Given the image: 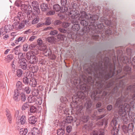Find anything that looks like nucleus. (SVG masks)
<instances>
[{
    "instance_id": "f257e3e1",
    "label": "nucleus",
    "mask_w": 135,
    "mask_h": 135,
    "mask_svg": "<svg viewBox=\"0 0 135 135\" xmlns=\"http://www.w3.org/2000/svg\"><path fill=\"white\" fill-rule=\"evenodd\" d=\"M97 63H94L88 68L87 71L89 74L93 75L89 76L86 79V84L80 86V89L85 93L91 91V97L95 101H101L105 96L110 94H115L117 97L122 94L121 96L116 100L115 106L120 109L119 114L132 113L131 108L135 104L133 99V94L131 98L128 93L133 92L128 89L129 86L124 88L127 80L125 75H121V67L115 71V62H111L110 59L104 57L103 59L101 56Z\"/></svg>"
},
{
    "instance_id": "f03ea898",
    "label": "nucleus",
    "mask_w": 135,
    "mask_h": 135,
    "mask_svg": "<svg viewBox=\"0 0 135 135\" xmlns=\"http://www.w3.org/2000/svg\"><path fill=\"white\" fill-rule=\"evenodd\" d=\"M103 11L104 17L100 19V22H96L99 18L98 15L99 10L98 7H95L91 10V13L87 14L84 11L80 13V18L78 22L84 27L82 29L83 35L85 36L84 41L88 42L90 38L95 40L99 41L102 38L103 40L108 39V36L114 33V27H115L116 20L113 18L110 11L106 8Z\"/></svg>"
},
{
    "instance_id": "7ed1b4c3",
    "label": "nucleus",
    "mask_w": 135,
    "mask_h": 135,
    "mask_svg": "<svg viewBox=\"0 0 135 135\" xmlns=\"http://www.w3.org/2000/svg\"><path fill=\"white\" fill-rule=\"evenodd\" d=\"M86 96V94L83 92L80 91L78 93V94H75L72 97L73 102L70 104V106L72 108L76 109L78 114L81 112L83 106L82 105H78V104L80 103H79L78 101L80 100L82 102L81 100L84 99Z\"/></svg>"
},
{
    "instance_id": "20e7f679",
    "label": "nucleus",
    "mask_w": 135,
    "mask_h": 135,
    "mask_svg": "<svg viewBox=\"0 0 135 135\" xmlns=\"http://www.w3.org/2000/svg\"><path fill=\"white\" fill-rule=\"evenodd\" d=\"M126 54L123 53L121 50H118L117 52V59H119L120 62L122 64L128 63L129 64H132L131 60V50L129 48H127Z\"/></svg>"
},
{
    "instance_id": "39448f33",
    "label": "nucleus",
    "mask_w": 135,
    "mask_h": 135,
    "mask_svg": "<svg viewBox=\"0 0 135 135\" xmlns=\"http://www.w3.org/2000/svg\"><path fill=\"white\" fill-rule=\"evenodd\" d=\"M86 103L84 105V107L86 108L87 111L88 112L89 114L93 119L95 118L96 114L95 113L91 114L92 105V102L90 98H87L85 99Z\"/></svg>"
},
{
    "instance_id": "423d86ee",
    "label": "nucleus",
    "mask_w": 135,
    "mask_h": 135,
    "mask_svg": "<svg viewBox=\"0 0 135 135\" xmlns=\"http://www.w3.org/2000/svg\"><path fill=\"white\" fill-rule=\"evenodd\" d=\"M26 58L29 60L30 63L33 64H36L38 62L37 57L34 55L32 51H29L26 53Z\"/></svg>"
},
{
    "instance_id": "0eeeda50",
    "label": "nucleus",
    "mask_w": 135,
    "mask_h": 135,
    "mask_svg": "<svg viewBox=\"0 0 135 135\" xmlns=\"http://www.w3.org/2000/svg\"><path fill=\"white\" fill-rule=\"evenodd\" d=\"M123 113L121 115L119 114L120 115L122 116L121 119L123 122L124 123H127L130 120L132 121L134 120V114L133 113H128V117L126 113Z\"/></svg>"
},
{
    "instance_id": "6e6552de",
    "label": "nucleus",
    "mask_w": 135,
    "mask_h": 135,
    "mask_svg": "<svg viewBox=\"0 0 135 135\" xmlns=\"http://www.w3.org/2000/svg\"><path fill=\"white\" fill-rule=\"evenodd\" d=\"M21 8L23 9L25 13H26L27 17L29 20L33 19L32 16L30 15L32 13V8L31 6L23 4L21 5Z\"/></svg>"
},
{
    "instance_id": "1a4fd4ad",
    "label": "nucleus",
    "mask_w": 135,
    "mask_h": 135,
    "mask_svg": "<svg viewBox=\"0 0 135 135\" xmlns=\"http://www.w3.org/2000/svg\"><path fill=\"white\" fill-rule=\"evenodd\" d=\"M117 118L114 117L113 118L112 121L111 123V125L113 127V129L111 131V133L113 135H115L117 134L119 131L118 128H117L116 127L117 124Z\"/></svg>"
},
{
    "instance_id": "9d476101",
    "label": "nucleus",
    "mask_w": 135,
    "mask_h": 135,
    "mask_svg": "<svg viewBox=\"0 0 135 135\" xmlns=\"http://www.w3.org/2000/svg\"><path fill=\"white\" fill-rule=\"evenodd\" d=\"M117 118L114 117L113 118L112 121L111 123V125L113 127V129L111 131V133L113 135H115L117 134L119 131L118 128H117L116 127L117 124Z\"/></svg>"
},
{
    "instance_id": "9b49d317",
    "label": "nucleus",
    "mask_w": 135,
    "mask_h": 135,
    "mask_svg": "<svg viewBox=\"0 0 135 135\" xmlns=\"http://www.w3.org/2000/svg\"><path fill=\"white\" fill-rule=\"evenodd\" d=\"M79 14V12L76 9H74L72 11H70L69 12L68 15L70 16L71 17V18L74 20L73 21V22L76 20H78L80 18V16L79 15V17H78V15Z\"/></svg>"
},
{
    "instance_id": "f8f14e48",
    "label": "nucleus",
    "mask_w": 135,
    "mask_h": 135,
    "mask_svg": "<svg viewBox=\"0 0 135 135\" xmlns=\"http://www.w3.org/2000/svg\"><path fill=\"white\" fill-rule=\"evenodd\" d=\"M68 37L70 39L73 40L75 38V40L76 41H83L85 38H86L84 35H83L80 36L78 38V37L77 36H75V34H74L73 32H70L68 33L67 35Z\"/></svg>"
},
{
    "instance_id": "ddd939ff",
    "label": "nucleus",
    "mask_w": 135,
    "mask_h": 135,
    "mask_svg": "<svg viewBox=\"0 0 135 135\" xmlns=\"http://www.w3.org/2000/svg\"><path fill=\"white\" fill-rule=\"evenodd\" d=\"M12 29V27L10 25H6L4 27H2L0 29L1 32H2V35L3 36L9 32Z\"/></svg>"
},
{
    "instance_id": "4468645a",
    "label": "nucleus",
    "mask_w": 135,
    "mask_h": 135,
    "mask_svg": "<svg viewBox=\"0 0 135 135\" xmlns=\"http://www.w3.org/2000/svg\"><path fill=\"white\" fill-rule=\"evenodd\" d=\"M32 6L33 9L34 10L35 14L38 15L40 13V9L38 2L36 1H33L32 3Z\"/></svg>"
},
{
    "instance_id": "2eb2a0df",
    "label": "nucleus",
    "mask_w": 135,
    "mask_h": 135,
    "mask_svg": "<svg viewBox=\"0 0 135 135\" xmlns=\"http://www.w3.org/2000/svg\"><path fill=\"white\" fill-rule=\"evenodd\" d=\"M33 74L32 72H27L26 74V76L24 77L23 78V83L26 85L28 84L29 83V80L30 79Z\"/></svg>"
},
{
    "instance_id": "dca6fc26",
    "label": "nucleus",
    "mask_w": 135,
    "mask_h": 135,
    "mask_svg": "<svg viewBox=\"0 0 135 135\" xmlns=\"http://www.w3.org/2000/svg\"><path fill=\"white\" fill-rule=\"evenodd\" d=\"M20 93L21 91L17 90H15L13 99L15 101L18 102L20 100Z\"/></svg>"
},
{
    "instance_id": "f3484780",
    "label": "nucleus",
    "mask_w": 135,
    "mask_h": 135,
    "mask_svg": "<svg viewBox=\"0 0 135 135\" xmlns=\"http://www.w3.org/2000/svg\"><path fill=\"white\" fill-rule=\"evenodd\" d=\"M134 125L132 123H129L128 124V127L124 125L123 127V131L125 133L128 132L129 130L132 131Z\"/></svg>"
},
{
    "instance_id": "a211bd4d",
    "label": "nucleus",
    "mask_w": 135,
    "mask_h": 135,
    "mask_svg": "<svg viewBox=\"0 0 135 135\" xmlns=\"http://www.w3.org/2000/svg\"><path fill=\"white\" fill-rule=\"evenodd\" d=\"M76 120H77V119L76 120L75 118L74 119L73 117L71 116H68L66 117L65 119V121H63L62 123H71L74 120V122H76Z\"/></svg>"
},
{
    "instance_id": "6ab92c4d",
    "label": "nucleus",
    "mask_w": 135,
    "mask_h": 135,
    "mask_svg": "<svg viewBox=\"0 0 135 135\" xmlns=\"http://www.w3.org/2000/svg\"><path fill=\"white\" fill-rule=\"evenodd\" d=\"M124 72L126 75L128 74L130 76L131 74V68L128 66H125L123 69Z\"/></svg>"
},
{
    "instance_id": "aec40b11",
    "label": "nucleus",
    "mask_w": 135,
    "mask_h": 135,
    "mask_svg": "<svg viewBox=\"0 0 135 135\" xmlns=\"http://www.w3.org/2000/svg\"><path fill=\"white\" fill-rule=\"evenodd\" d=\"M18 122L17 121V123L18 124H20L21 125L25 124L26 122V118L25 115H22L20 119L18 118Z\"/></svg>"
},
{
    "instance_id": "412c9836",
    "label": "nucleus",
    "mask_w": 135,
    "mask_h": 135,
    "mask_svg": "<svg viewBox=\"0 0 135 135\" xmlns=\"http://www.w3.org/2000/svg\"><path fill=\"white\" fill-rule=\"evenodd\" d=\"M53 8L54 11H51V15L54 14L55 12V11L58 12L60 11L61 10V8L57 4H56L54 5Z\"/></svg>"
},
{
    "instance_id": "4be33fe9",
    "label": "nucleus",
    "mask_w": 135,
    "mask_h": 135,
    "mask_svg": "<svg viewBox=\"0 0 135 135\" xmlns=\"http://www.w3.org/2000/svg\"><path fill=\"white\" fill-rule=\"evenodd\" d=\"M65 126V124L62 125V127L59 128L56 131L57 134V135H63L65 133V129L64 127Z\"/></svg>"
},
{
    "instance_id": "5701e85b",
    "label": "nucleus",
    "mask_w": 135,
    "mask_h": 135,
    "mask_svg": "<svg viewBox=\"0 0 135 135\" xmlns=\"http://www.w3.org/2000/svg\"><path fill=\"white\" fill-rule=\"evenodd\" d=\"M128 89L131 91L133 92V98L134 100V102H135V83L133 85H129Z\"/></svg>"
},
{
    "instance_id": "b1692460",
    "label": "nucleus",
    "mask_w": 135,
    "mask_h": 135,
    "mask_svg": "<svg viewBox=\"0 0 135 135\" xmlns=\"http://www.w3.org/2000/svg\"><path fill=\"white\" fill-rule=\"evenodd\" d=\"M73 24V25H72L71 28L73 31H78L80 28V26L79 24L78 23L74 24V21L72 22Z\"/></svg>"
},
{
    "instance_id": "393cba45",
    "label": "nucleus",
    "mask_w": 135,
    "mask_h": 135,
    "mask_svg": "<svg viewBox=\"0 0 135 135\" xmlns=\"http://www.w3.org/2000/svg\"><path fill=\"white\" fill-rule=\"evenodd\" d=\"M17 19L16 18H14V20L15 22L13 23L12 25V28H15L16 30H17L18 25L20 23L21 21L19 20H17Z\"/></svg>"
},
{
    "instance_id": "a878e982",
    "label": "nucleus",
    "mask_w": 135,
    "mask_h": 135,
    "mask_svg": "<svg viewBox=\"0 0 135 135\" xmlns=\"http://www.w3.org/2000/svg\"><path fill=\"white\" fill-rule=\"evenodd\" d=\"M29 122L31 124H34L37 121V118L35 116H32L29 118Z\"/></svg>"
},
{
    "instance_id": "bb28decb",
    "label": "nucleus",
    "mask_w": 135,
    "mask_h": 135,
    "mask_svg": "<svg viewBox=\"0 0 135 135\" xmlns=\"http://www.w3.org/2000/svg\"><path fill=\"white\" fill-rule=\"evenodd\" d=\"M41 9L42 11H49V8L48 7V5L45 3H43L41 5Z\"/></svg>"
},
{
    "instance_id": "cd10ccee",
    "label": "nucleus",
    "mask_w": 135,
    "mask_h": 135,
    "mask_svg": "<svg viewBox=\"0 0 135 135\" xmlns=\"http://www.w3.org/2000/svg\"><path fill=\"white\" fill-rule=\"evenodd\" d=\"M23 85L22 83L20 81H18L17 82L16 84V89L15 90H17L20 91L23 89Z\"/></svg>"
},
{
    "instance_id": "c85d7f7f",
    "label": "nucleus",
    "mask_w": 135,
    "mask_h": 135,
    "mask_svg": "<svg viewBox=\"0 0 135 135\" xmlns=\"http://www.w3.org/2000/svg\"><path fill=\"white\" fill-rule=\"evenodd\" d=\"M29 84L32 87H35L37 84L36 80V79L32 78V77L30 80Z\"/></svg>"
},
{
    "instance_id": "c756f323",
    "label": "nucleus",
    "mask_w": 135,
    "mask_h": 135,
    "mask_svg": "<svg viewBox=\"0 0 135 135\" xmlns=\"http://www.w3.org/2000/svg\"><path fill=\"white\" fill-rule=\"evenodd\" d=\"M26 37L25 36H20L17 38L15 40V43L16 44H18L20 42H23L26 40Z\"/></svg>"
},
{
    "instance_id": "7c9ffc66",
    "label": "nucleus",
    "mask_w": 135,
    "mask_h": 135,
    "mask_svg": "<svg viewBox=\"0 0 135 135\" xmlns=\"http://www.w3.org/2000/svg\"><path fill=\"white\" fill-rule=\"evenodd\" d=\"M6 115L9 123L11 124L12 123V116L10 111L8 109L6 110Z\"/></svg>"
},
{
    "instance_id": "2f4dec72",
    "label": "nucleus",
    "mask_w": 135,
    "mask_h": 135,
    "mask_svg": "<svg viewBox=\"0 0 135 135\" xmlns=\"http://www.w3.org/2000/svg\"><path fill=\"white\" fill-rule=\"evenodd\" d=\"M20 45L16 46L15 48L13 49V51L14 52L15 55H18L21 52L20 48Z\"/></svg>"
},
{
    "instance_id": "473e14b6",
    "label": "nucleus",
    "mask_w": 135,
    "mask_h": 135,
    "mask_svg": "<svg viewBox=\"0 0 135 135\" xmlns=\"http://www.w3.org/2000/svg\"><path fill=\"white\" fill-rule=\"evenodd\" d=\"M28 132L27 128H22L20 130L19 133L20 135H26Z\"/></svg>"
},
{
    "instance_id": "72a5a7b5",
    "label": "nucleus",
    "mask_w": 135,
    "mask_h": 135,
    "mask_svg": "<svg viewBox=\"0 0 135 135\" xmlns=\"http://www.w3.org/2000/svg\"><path fill=\"white\" fill-rule=\"evenodd\" d=\"M36 97L34 96L30 95L28 97L27 99L29 103H32L35 101Z\"/></svg>"
},
{
    "instance_id": "f704fd0d",
    "label": "nucleus",
    "mask_w": 135,
    "mask_h": 135,
    "mask_svg": "<svg viewBox=\"0 0 135 135\" xmlns=\"http://www.w3.org/2000/svg\"><path fill=\"white\" fill-rule=\"evenodd\" d=\"M14 18H16L17 19V20L21 21L23 18V15L21 12H19L17 14V16L15 17Z\"/></svg>"
},
{
    "instance_id": "c9c22d12",
    "label": "nucleus",
    "mask_w": 135,
    "mask_h": 135,
    "mask_svg": "<svg viewBox=\"0 0 135 135\" xmlns=\"http://www.w3.org/2000/svg\"><path fill=\"white\" fill-rule=\"evenodd\" d=\"M31 132L34 135H39V131L38 128L36 127L33 128Z\"/></svg>"
},
{
    "instance_id": "e433bc0d",
    "label": "nucleus",
    "mask_w": 135,
    "mask_h": 135,
    "mask_svg": "<svg viewBox=\"0 0 135 135\" xmlns=\"http://www.w3.org/2000/svg\"><path fill=\"white\" fill-rule=\"evenodd\" d=\"M64 106L63 104H60V105L57 108V111L60 113H63L64 109Z\"/></svg>"
},
{
    "instance_id": "4c0bfd02",
    "label": "nucleus",
    "mask_w": 135,
    "mask_h": 135,
    "mask_svg": "<svg viewBox=\"0 0 135 135\" xmlns=\"http://www.w3.org/2000/svg\"><path fill=\"white\" fill-rule=\"evenodd\" d=\"M89 119V117L88 116L84 115L82 116L80 119L82 122L84 123L86 122Z\"/></svg>"
},
{
    "instance_id": "58836bf2",
    "label": "nucleus",
    "mask_w": 135,
    "mask_h": 135,
    "mask_svg": "<svg viewBox=\"0 0 135 135\" xmlns=\"http://www.w3.org/2000/svg\"><path fill=\"white\" fill-rule=\"evenodd\" d=\"M65 35L63 34H59L57 36L56 38H57L58 40L63 41L65 38Z\"/></svg>"
},
{
    "instance_id": "ea45409f",
    "label": "nucleus",
    "mask_w": 135,
    "mask_h": 135,
    "mask_svg": "<svg viewBox=\"0 0 135 135\" xmlns=\"http://www.w3.org/2000/svg\"><path fill=\"white\" fill-rule=\"evenodd\" d=\"M36 99L35 102L37 105H40L42 103V99L41 98L39 97H36Z\"/></svg>"
},
{
    "instance_id": "a19ab883",
    "label": "nucleus",
    "mask_w": 135,
    "mask_h": 135,
    "mask_svg": "<svg viewBox=\"0 0 135 135\" xmlns=\"http://www.w3.org/2000/svg\"><path fill=\"white\" fill-rule=\"evenodd\" d=\"M37 108L34 106H32L30 107V112L31 113H34L37 112Z\"/></svg>"
},
{
    "instance_id": "79ce46f5",
    "label": "nucleus",
    "mask_w": 135,
    "mask_h": 135,
    "mask_svg": "<svg viewBox=\"0 0 135 135\" xmlns=\"http://www.w3.org/2000/svg\"><path fill=\"white\" fill-rule=\"evenodd\" d=\"M20 98L22 101L25 102L26 100L27 97L25 94L23 93H20Z\"/></svg>"
},
{
    "instance_id": "37998d69",
    "label": "nucleus",
    "mask_w": 135,
    "mask_h": 135,
    "mask_svg": "<svg viewBox=\"0 0 135 135\" xmlns=\"http://www.w3.org/2000/svg\"><path fill=\"white\" fill-rule=\"evenodd\" d=\"M20 67L23 70H25L27 69V65L26 63H23L22 62H20Z\"/></svg>"
},
{
    "instance_id": "c03bdc74",
    "label": "nucleus",
    "mask_w": 135,
    "mask_h": 135,
    "mask_svg": "<svg viewBox=\"0 0 135 135\" xmlns=\"http://www.w3.org/2000/svg\"><path fill=\"white\" fill-rule=\"evenodd\" d=\"M22 74L23 71L21 69H19L16 71V75L18 77H21L22 75Z\"/></svg>"
},
{
    "instance_id": "a18cd8bd",
    "label": "nucleus",
    "mask_w": 135,
    "mask_h": 135,
    "mask_svg": "<svg viewBox=\"0 0 135 135\" xmlns=\"http://www.w3.org/2000/svg\"><path fill=\"white\" fill-rule=\"evenodd\" d=\"M39 93V90L37 89L34 90L32 93L33 96L35 97H37L36 96L38 95Z\"/></svg>"
},
{
    "instance_id": "49530a36",
    "label": "nucleus",
    "mask_w": 135,
    "mask_h": 135,
    "mask_svg": "<svg viewBox=\"0 0 135 135\" xmlns=\"http://www.w3.org/2000/svg\"><path fill=\"white\" fill-rule=\"evenodd\" d=\"M25 25L22 23H19L17 30H22L25 27Z\"/></svg>"
},
{
    "instance_id": "de8ad7c7",
    "label": "nucleus",
    "mask_w": 135,
    "mask_h": 135,
    "mask_svg": "<svg viewBox=\"0 0 135 135\" xmlns=\"http://www.w3.org/2000/svg\"><path fill=\"white\" fill-rule=\"evenodd\" d=\"M29 106V104L27 103H26L22 106V110H24L28 108Z\"/></svg>"
},
{
    "instance_id": "09e8293b",
    "label": "nucleus",
    "mask_w": 135,
    "mask_h": 135,
    "mask_svg": "<svg viewBox=\"0 0 135 135\" xmlns=\"http://www.w3.org/2000/svg\"><path fill=\"white\" fill-rule=\"evenodd\" d=\"M60 12L59 13H57V15L59 17V18L61 19H63L64 17V12L62 11L61 12V11H60Z\"/></svg>"
},
{
    "instance_id": "8fccbe9b",
    "label": "nucleus",
    "mask_w": 135,
    "mask_h": 135,
    "mask_svg": "<svg viewBox=\"0 0 135 135\" xmlns=\"http://www.w3.org/2000/svg\"><path fill=\"white\" fill-rule=\"evenodd\" d=\"M45 25H49L51 24V18L50 17H48L46 18V21L44 23Z\"/></svg>"
},
{
    "instance_id": "3c124183",
    "label": "nucleus",
    "mask_w": 135,
    "mask_h": 135,
    "mask_svg": "<svg viewBox=\"0 0 135 135\" xmlns=\"http://www.w3.org/2000/svg\"><path fill=\"white\" fill-rule=\"evenodd\" d=\"M39 20V19L38 18H34L31 22V23L32 25H34L37 23Z\"/></svg>"
},
{
    "instance_id": "603ef678",
    "label": "nucleus",
    "mask_w": 135,
    "mask_h": 135,
    "mask_svg": "<svg viewBox=\"0 0 135 135\" xmlns=\"http://www.w3.org/2000/svg\"><path fill=\"white\" fill-rule=\"evenodd\" d=\"M26 53H22L20 52V54L18 56V58L20 60L21 58H24L26 55Z\"/></svg>"
},
{
    "instance_id": "864d4df0",
    "label": "nucleus",
    "mask_w": 135,
    "mask_h": 135,
    "mask_svg": "<svg viewBox=\"0 0 135 135\" xmlns=\"http://www.w3.org/2000/svg\"><path fill=\"white\" fill-rule=\"evenodd\" d=\"M60 100L61 102L62 103H66L68 100L67 98L65 97H62L60 98Z\"/></svg>"
},
{
    "instance_id": "5fc2aeb1",
    "label": "nucleus",
    "mask_w": 135,
    "mask_h": 135,
    "mask_svg": "<svg viewBox=\"0 0 135 135\" xmlns=\"http://www.w3.org/2000/svg\"><path fill=\"white\" fill-rule=\"evenodd\" d=\"M71 24L68 22H64L63 23L62 26L64 28H67L70 26L71 25Z\"/></svg>"
},
{
    "instance_id": "6e6d98bb",
    "label": "nucleus",
    "mask_w": 135,
    "mask_h": 135,
    "mask_svg": "<svg viewBox=\"0 0 135 135\" xmlns=\"http://www.w3.org/2000/svg\"><path fill=\"white\" fill-rule=\"evenodd\" d=\"M28 45L27 44H25L23 45V51L27 52L28 51Z\"/></svg>"
},
{
    "instance_id": "4d7b16f0",
    "label": "nucleus",
    "mask_w": 135,
    "mask_h": 135,
    "mask_svg": "<svg viewBox=\"0 0 135 135\" xmlns=\"http://www.w3.org/2000/svg\"><path fill=\"white\" fill-rule=\"evenodd\" d=\"M33 31L31 29H29L23 32V33L26 34H29Z\"/></svg>"
},
{
    "instance_id": "13d9d810",
    "label": "nucleus",
    "mask_w": 135,
    "mask_h": 135,
    "mask_svg": "<svg viewBox=\"0 0 135 135\" xmlns=\"http://www.w3.org/2000/svg\"><path fill=\"white\" fill-rule=\"evenodd\" d=\"M99 133V131L94 130L91 133L90 135H98Z\"/></svg>"
},
{
    "instance_id": "bf43d9fd",
    "label": "nucleus",
    "mask_w": 135,
    "mask_h": 135,
    "mask_svg": "<svg viewBox=\"0 0 135 135\" xmlns=\"http://www.w3.org/2000/svg\"><path fill=\"white\" fill-rule=\"evenodd\" d=\"M5 83L2 80H0V88H4L5 87Z\"/></svg>"
},
{
    "instance_id": "052dcab7",
    "label": "nucleus",
    "mask_w": 135,
    "mask_h": 135,
    "mask_svg": "<svg viewBox=\"0 0 135 135\" xmlns=\"http://www.w3.org/2000/svg\"><path fill=\"white\" fill-rule=\"evenodd\" d=\"M72 127L71 126H68L66 128L67 132L68 133H70L72 131Z\"/></svg>"
},
{
    "instance_id": "680f3d73",
    "label": "nucleus",
    "mask_w": 135,
    "mask_h": 135,
    "mask_svg": "<svg viewBox=\"0 0 135 135\" xmlns=\"http://www.w3.org/2000/svg\"><path fill=\"white\" fill-rule=\"evenodd\" d=\"M13 58V56L12 54L8 55L7 57V59L8 60L9 62L12 60Z\"/></svg>"
},
{
    "instance_id": "e2e57ef3",
    "label": "nucleus",
    "mask_w": 135,
    "mask_h": 135,
    "mask_svg": "<svg viewBox=\"0 0 135 135\" xmlns=\"http://www.w3.org/2000/svg\"><path fill=\"white\" fill-rule=\"evenodd\" d=\"M25 91L27 93L29 94L31 91V89L29 87L27 86L25 88Z\"/></svg>"
},
{
    "instance_id": "0e129e2a",
    "label": "nucleus",
    "mask_w": 135,
    "mask_h": 135,
    "mask_svg": "<svg viewBox=\"0 0 135 135\" xmlns=\"http://www.w3.org/2000/svg\"><path fill=\"white\" fill-rule=\"evenodd\" d=\"M20 62H22L23 63H26L27 61L26 59L24 58H23L19 60Z\"/></svg>"
},
{
    "instance_id": "69168bd1",
    "label": "nucleus",
    "mask_w": 135,
    "mask_h": 135,
    "mask_svg": "<svg viewBox=\"0 0 135 135\" xmlns=\"http://www.w3.org/2000/svg\"><path fill=\"white\" fill-rule=\"evenodd\" d=\"M15 4L18 7H19L21 6V2L19 1H16L15 2Z\"/></svg>"
},
{
    "instance_id": "338daca9",
    "label": "nucleus",
    "mask_w": 135,
    "mask_h": 135,
    "mask_svg": "<svg viewBox=\"0 0 135 135\" xmlns=\"http://www.w3.org/2000/svg\"><path fill=\"white\" fill-rule=\"evenodd\" d=\"M45 25V23H39L37 24L36 25V27L37 28H39L41 27H42Z\"/></svg>"
},
{
    "instance_id": "774afa93",
    "label": "nucleus",
    "mask_w": 135,
    "mask_h": 135,
    "mask_svg": "<svg viewBox=\"0 0 135 135\" xmlns=\"http://www.w3.org/2000/svg\"><path fill=\"white\" fill-rule=\"evenodd\" d=\"M38 44L40 46H42V41L40 38H39L37 40Z\"/></svg>"
}]
</instances>
